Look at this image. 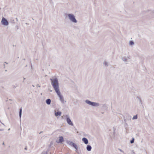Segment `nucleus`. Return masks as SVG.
I'll use <instances>...</instances> for the list:
<instances>
[{
  "label": "nucleus",
  "mask_w": 154,
  "mask_h": 154,
  "mask_svg": "<svg viewBox=\"0 0 154 154\" xmlns=\"http://www.w3.org/2000/svg\"><path fill=\"white\" fill-rule=\"evenodd\" d=\"M51 85L60 98V100L62 103H64V100L63 96L61 94L59 88L58 81L57 78L53 79H50Z\"/></svg>",
  "instance_id": "f257e3e1"
},
{
  "label": "nucleus",
  "mask_w": 154,
  "mask_h": 154,
  "mask_svg": "<svg viewBox=\"0 0 154 154\" xmlns=\"http://www.w3.org/2000/svg\"><path fill=\"white\" fill-rule=\"evenodd\" d=\"M69 19L72 23H76L77 22V20L75 19L74 15L72 14H67Z\"/></svg>",
  "instance_id": "f03ea898"
},
{
  "label": "nucleus",
  "mask_w": 154,
  "mask_h": 154,
  "mask_svg": "<svg viewBox=\"0 0 154 154\" xmlns=\"http://www.w3.org/2000/svg\"><path fill=\"white\" fill-rule=\"evenodd\" d=\"M85 102L87 104L93 106H97L99 105L98 103L92 102L88 100H86Z\"/></svg>",
  "instance_id": "7ed1b4c3"
},
{
  "label": "nucleus",
  "mask_w": 154,
  "mask_h": 154,
  "mask_svg": "<svg viewBox=\"0 0 154 154\" xmlns=\"http://www.w3.org/2000/svg\"><path fill=\"white\" fill-rule=\"evenodd\" d=\"M2 24L4 25L7 26L8 24L9 23L8 21L5 18L3 17L2 20Z\"/></svg>",
  "instance_id": "20e7f679"
},
{
  "label": "nucleus",
  "mask_w": 154,
  "mask_h": 154,
  "mask_svg": "<svg viewBox=\"0 0 154 154\" xmlns=\"http://www.w3.org/2000/svg\"><path fill=\"white\" fill-rule=\"evenodd\" d=\"M66 120L67 123L70 125L72 126L73 125V124L69 116L67 115H66Z\"/></svg>",
  "instance_id": "39448f33"
},
{
  "label": "nucleus",
  "mask_w": 154,
  "mask_h": 154,
  "mask_svg": "<svg viewBox=\"0 0 154 154\" xmlns=\"http://www.w3.org/2000/svg\"><path fill=\"white\" fill-rule=\"evenodd\" d=\"M64 141L63 138L62 136H60L59 137V139L58 140H57L56 142L57 143H61Z\"/></svg>",
  "instance_id": "423d86ee"
},
{
  "label": "nucleus",
  "mask_w": 154,
  "mask_h": 154,
  "mask_svg": "<svg viewBox=\"0 0 154 154\" xmlns=\"http://www.w3.org/2000/svg\"><path fill=\"white\" fill-rule=\"evenodd\" d=\"M82 141L85 144H87L88 143V140L85 137H83L82 138Z\"/></svg>",
  "instance_id": "0eeeda50"
},
{
  "label": "nucleus",
  "mask_w": 154,
  "mask_h": 154,
  "mask_svg": "<svg viewBox=\"0 0 154 154\" xmlns=\"http://www.w3.org/2000/svg\"><path fill=\"white\" fill-rule=\"evenodd\" d=\"M92 147L90 145H87L86 147L87 150L88 151H90L91 150Z\"/></svg>",
  "instance_id": "6e6552de"
},
{
  "label": "nucleus",
  "mask_w": 154,
  "mask_h": 154,
  "mask_svg": "<svg viewBox=\"0 0 154 154\" xmlns=\"http://www.w3.org/2000/svg\"><path fill=\"white\" fill-rule=\"evenodd\" d=\"M61 114V112L59 111H58L57 112H55V115L56 116H60Z\"/></svg>",
  "instance_id": "1a4fd4ad"
},
{
  "label": "nucleus",
  "mask_w": 154,
  "mask_h": 154,
  "mask_svg": "<svg viewBox=\"0 0 154 154\" xmlns=\"http://www.w3.org/2000/svg\"><path fill=\"white\" fill-rule=\"evenodd\" d=\"M46 103L48 105H50L51 103V99H48L46 100Z\"/></svg>",
  "instance_id": "9d476101"
},
{
  "label": "nucleus",
  "mask_w": 154,
  "mask_h": 154,
  "mask_svg": "<svg viewBox=\"0 0 154 154\" xmlns=\"http://www.w3.org/2000/svg\"><path fill=\"white\" fill-rule=\"evenodd\" d=\"M22 113V108L20 109L19 112V116L20 119H21Z\"/></svg>",
  "instance_id": "9b49d317"
},
{
  "label": "nucleus",
  "mask_w": 154,
  "mask_h": 154,
  "mask_svg": "<svg viewBox=\"0 0 154 154\" xmlns=\"http://www.w3.org/2000/svg\"><path fill=\"white\" fill-rule=\"evenodd\" d=\"M131 117L130 115H127L126 116V119H125L126 120H131Z\"/></svg>",
  "instance_id": "f8f14e48"
},
{
  "label": "nucleus",
  "mask_w": 154,
  "mask_h": 154,
  "mask_svg": "<svg viewBox=\"0 0 154 154\" xmlns=\"http://www.w3.org/2000/svg\"><path fill=\"white\" fill-rule=\"evenodd\" d=\"M134 44V42L133 41H131L129 42V45H130L132 46Z\"/></svg>",
  "instance_id": "ddd939ff"
},
{
  "label": "nucleus",
  "mask_w": 154,
  "mask_h": 154,
  "mask_svg": "<svg viewBox=\"0 0 154 154\" xmlns=\"http://www.w3.org/2000/svg\"><path fill=\"white\" fill-rule=\"evenodd\" d=\"M76 150L78 149V147L76 144L75 143L72 146Z\"/></svg>",
  "instance_id": "4468645a"
},
{
  "label": "nucleus",
  "mask_w": 154,
  "mask_h": 154,
  "mask_svg": "<svg viewBox=\"0 0 154 154\" xmlns=\"http://www.w3.org/2000/svg\"><path fill=\"white\" fill-rule=\"evenodd\" d=\"M134 138H133V137L132 138V140H130V143L131 144L134 143Z\"/></svg>",
  "instance_id": "2eb2a0df"
},
{
  "label": "nucleus",
  "mask_w": 154,
  "mask_h": 154,
  "mask_svg": "<svg viewBox=\"0 0 154 154\" xmlns=\"http://www.w3.org/2000/svg\"><path fill=\"white\" fill-rule=\"evenodd\" d=\"M10 22L12 23H15V21L13 18H11L10 19Z\"/></svg>",
  "instance_id": "dca6fc26"
},
{
  "label": "nucleus",
  "mask_w": 154,
  "mask_h": 154,
  "mask_svg": "<svg viewBox=\"0 0 154 154\" xmlns=\"http://www.w3.org/2000/svg\"><path fill=\"white\" fill-rule=\"evenodd\" d=\"M137 115H136L135 116H134L133 118H132L133 119H137Z\"/></svg>",
  "instance_id": "f3484780"
},
{
  "label": "nucleus",
  "mask_w": 154,
  "mask_h": 154,
  "mask_svg": "<svg viewBox=\"0 0 154 154\" xmlns=\"http://www.w3.org/2000/svg\"><path fill=\"white\" fill-rule=\"evenodd\" d=\"M124 121L125 122V124L124 125V126L125 127H127L128 126V124L126 123V119H124Z\"/></svg>",
  "instance_id": "a211bd4d"
},
{
  "label": "nucleus",
  "mask_w": 154,
  "mask_h": 154,
  "mask_svg": "<svg viewBox=\"0 0 154 154\" xmlns=\"http://www.w3.org/2000/svg\"><path fill=\"white\" fill-rule=\"evenodd\" d=\"M122 60L124 61H126L127 60V59L125 57H124L122 58Z\"/></svg>",
  "instance_id": "6ab92c4d"
},
{
  "label": "nucleus",
  "mask_w": 154,
  "mask_h": 154,
  "mask_svg": "<svg viewBox=\"0 0 154 154\" xmlns=\"http://www.w3.org/2000/svg\"><path fill=\"white\" fill-rule=\"evenodd\" d=\"M72 141H69V140H67V143L68 144H69L70 146L71 145V143H72Z\"/></svg>",
  "instance_id": "aec40b11"
},
{
  "label": "nucleus",
  "mask_w": 154,
  "mask_h": 154,
  "mask_svg": "<svg viewBox=\"0 0 154 154\" xmlns=\"http://www.w3.org/2000/svg\"><path fill=\"white\" fill-rule=\"evenodd\" d=\"M106 66H108V64L107 63L106 61H104L103 63Z\"/></svg>",
  "instance_id": "412c9836"
},
{
  "label": "nucleus",
  "mask_w": 154,
  "mask_h": 154,
  "mask_svg": "<svg viewBox=\"0 0 154 154\" xmlns=\"http://www.w3.org/2000/svg\"><path fill=\"white\" fill-rule=\"evenodd\" d=\"M17 85L16 84L14 85H13V88H16L17 87Z\"/></svg>",
  "instance_id": "4be33fe9"
},
{
  "label": "nucleus",
  "mask_w": 154,
  "mask_h": 154,
  "mask_svg": "<svg viewBox=\"0 0 154 154\" xmlns=\"http://www.w3.org/2000/svg\"><path fill=\"white\" fill-rule=\"evenodd\" d=\"M41 154H47V152H42Z\"/></svg>",
  "instance_id": "5701e85b"
},
{
  "label": "nucleus",
  "mask_w": 154,
  "mask_h": 154,
  "mask_svg": "<svg viewBox=\"0 0 154 154\" xmlns=\"http://www.w3.org/2000/svg\"><path fill=\"white\" fill-rule=\"evenodd\" d=\"M119 149L122 152H124V151L121 149Z\"/></svg>",
  "instance_id": "b1692460"
},
{
  "label": "nucleus",
  "mask_w": 154,
  "mask_h": 154,
  "mask_svg": "<svg viewBox=\"0 0 154 154\" xmlns=\"http://www.w3.org/2000/svg\"><path fill=\"white\" fill-rule=\"evenodd\" d=\"M137 98L139 100H140L141 99L138 96H137Z\"/></svg>",
  "instance_id": "393cba45"
},
{
  "label": "nucleus",
  "mask_w": 154,
  "mask_h": 154,
  "mask_svg": "<svg viewBox=\"0 0 154 154\" xmlns=\"http://www.w3.org/2000/svg\"><path fill=\"white\" fill-rule=\"evenodd\" d=\"M75 143L72 142V143H71V146H72Z\"/></svg>",
  "instance_id": "a878e982"
},
{
  "label": "nucleus",
  "mask_w": 154,
  "mask_h": 154,
  "mask_svg": "<svg viewBox=\"0 0 154 154\" xmlns=\"http://www.w3.org/2000/svg\"><path fill=\"white\" fill-rule=\"evenodd\" d=\"M36 87H40V86H39V85H38V84L37 85H36Z\"/></svg>",
  "instance_id": "bb28decb"
},
{
  "label": "nucleus",
  "mask_w": 154,
  "mask_h": 154,
  "mask_svg": "<svg viewBox=\"0 0 154 154\" xmlns=\"http://www.w3.org/2000/svg\"><path fill=\"white\" fill-rule=\"evenodd\" d=\"M139 101H140V103H141L142 104V101H141V99H140L139 100Z\"/></svg>",
  "instance_id": "cd10ccee"
},
{
  "label": "nucleus",
  "mask_w": 154,
  "mask_h": 154,
  "mask_svg": "<svg viewBox=\"0 0 154 154\" xmlns=\"http://www.w3.org/2000/svg\"><path fill=\"white\" fill-rule=\"evenodd\" d=\"M24 149L25 150H27V146H26L24 148Z\"/></svg>",
  "instance_id": "c85d7f7f"
},
{
  "label": "nucleus",
  "mask_w": 154,
  "mask_h": 154,
  "mask_svg": "<svg viewBox=\"0 0 154 154\" xmlns=\"http://www.w3.org/2000/svg\"><path fill=\"white\" fill-rule=\"evenodd\" d=\"M4 130V129H0V131H3Z\"/></svg>",
  "instance_id": "c756f323"
},
{
  "label": "nucleus",
  "mask_w": 154,
  "mask_h": 154,
  "mask_svg": "<svg viewBox=\"0 0 154 154\" xmlns=\"http://www.w3.org/2000/svg\"><path fill=\"white\" fill-rule=\"evenodd\" d=\"M25 79H25V78H23V82H24V80H25Z\"/></svg>",
  "instance_id": "7c9ffc66"
},
{
  "label": "nucleus",
  "mask_w": 154,
  "mask_h": 154,
  "mask_svg": "<svg viewBox=\"0 0 154 154\" xmlns=\"http://www.w3.org/2000/svg\"><path fill=\"white\" fill-rule=\"evenodd\" d=\"M16 21H17V18H16Z\"/></svg>",
  "instance_id": "2f4dec72"
},
{
  "label": "nucleus",
  "mask_w": 154,
  "mask_h": 154,
  "mask_svg": "<svg viewBox=\"0 0 154 154\" xmlns=\"http://www.w3.org/2000/svg\"><path fill=\"white\" fill-rule=\"evenodd\" d=\"M42 131H41L40 132L39 134H40L41 133H42Z\"/></svg>",
  "instance_id": "473e14b6"
},
{
  "label": "nucleus",
  "mask_w": 154,
  "mask_h": 154,
  "mask_svg": "<svg viewBox=\"0 0 154 154\" xmlns=\"http://www.w3.org/2000/svg\"><path fill=\"white\" fill-rule=\"evenodd\" d=\"M5 63H6L7 64H8V63H7L6 62H5Z\"/></svg>",
  "instance_id": "72a5a7b5"
},
{
  "label": "nucleus",
  "mask_w": 154,
  "mask_h": 154,
  "mask_svg": "<svg viewBox=\"0 0 154 154\" xmlns=\"http://www.w3.org/2000/svg\"><path fill=\"white\" fill-rule=\"evenodd\" d=\"M31 67H32V64H31Z\"/></svg>",
  "instance_id": "f704fd0d"
},
{
  "label": "nucleus",
  "mask_w": 154,
  "mask_h": 154,
  "mask_svg": "<svg viewBox=\"0 0 154 154\" xmlns=\"http://www.w3.org/2000/svg\"><path fill=\"white\" fill-rule=\"evenodd\" d=\"M32 86H33V87H34L35 86H34V85H32Z\"/></svg>",
  "instance_id": "c9c22d12"
},
{
  "label": "nucleus",
  "mask_w": 154,
  "mask_h": 154,
  "mask_svg": "<svg viewBox=\"0 0 154 154\" xmlns=\"http://www.w3.org/2000/svg\"><path fill=\"white\" fill-rule=\"evenodd\" d=\"M3 145H4V142L3 143Z\"/></svg>",
  "instance_id": "e433bc0d"
},
{
  "label": "nucleus",
  "mask_w": 154,
  "mask_h": 154,
  "mask_svg": "<svg viewBox=\"0 0 154 154\" xmlns=\"http://www.w3.org/2000/svg\"><path fill=\"white\" fill-rule=\"evenodd\" d=\"M10 128H9V129H8V130H10Z\"/></svg>",
  "instance_id": "4c0bfd02"
},
{
  "label": "nucleus",
  "mask_w": 154,
  "mask_h": 154,
  "mask_svg": "<svg viewBox=\"0 0 154 154\" xmlns=\"http://www.w3.org/2000/svg\"><path fill=\"white\" fill-rule=\"evenodd\" d=\"M133 154H135V153L134 152H133Z\"/></svg>",
  "instance_id": "58836bf2"
},
{
  "label": "nucleus",
  "mask_w": 154,
  "mask_h": 154,
  "mask_svg": "<svg viewBox=\"0 0 154 154\" xmlns=\"http://www.w3.org/2000/svg\"><path fill=\"white\" fill-rule=\"evenodd\" d=\"M133 154H135V153L134 152H133Z\"/></svg>",
  "instance_id": "ea45409f"
},
{
  "label": "nucleus",
  "mask_w": 154,
  "mask_h": 154,
  "mask_svg": "<svg viewBox=\"0 0 154 154\" xmlns=\"http://www.w3.org/2000/svg\"><path fill=\"white\" fill-rule=\"evenodd\" d=\"M23 60H25V59H23Z\"/></svg>",
  "instance_id": "a19ab883"
},
{
  "label": "nucleus",
  "mask_w": 154,
  "mask_h": 154,
  "mask_svg": "<svg viewBox=\"0 0 154 154\" xmlns=\"http://www.w3.org/2000/svg\"><path fill=\"white\" fill-rule=\"evenodd\" d=\"M1 9V8H0V9Z\"/></svg>",
  "instance_id": "79ce46f5"
}]
</instances>
